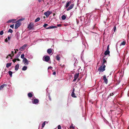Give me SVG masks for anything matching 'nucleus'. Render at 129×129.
<instances>
[{"mask_svg": "<svg viewBox=\"0 0 129 129\" xmlns=\"http://www.w3.org/2000/svg\"><path fill=\"white\" fill-rule=\"evenodd\" d=\"M56 58L57 60H60V57L58 55H57L56 56Z\"/></svg>", "mask_w": 129, "mask_h": 129, "instance_id": "28", "label": "nucleus"}, {"mask_svg": "<svg viewBox=\"0 0 129 129\" xmlns=\"http://www.w3.org/2000/svg\"><path fill=\"white\" fill-rule=\"evenodd\" d=\"M71 1H69L66 4V6H65V7L66 8H67L69 5L71 4Z\"/></svg>", "mask_w": 129, "mask_h": 129, "instance_id": "13", "label": "nucleus"}, {"mask_svg": "<svg viewBox=\"0 0 129 129\" xmlns=\"http://www.w3.org/2000/svg\"><path fill=\"white\" fill-rule=\"evenodd\" d=\"M27 69V67L26 66H24L23 67L22 69V70L23 71L26 70Z\"/></svg>", "mask_w": 129, "mask_h": 129, "instance_id": "24", "label": "nucleus"}, {"mask_svg": "<svg viewBox=\"0 0 129 129\" xmlns=\"http://www.w3.org/2000/svg\"><path fill=\"white\" fill-rule=\"evenodd\" d=\"M110 51L109 50H106L105 51L104 53V54L106 55L109 54L110 53Z\"/></svg>", "mask_w": 129, "mask_h": 129, "instance_id": "15", "label": "nucleus"}, {"mask_svg": "<svg viewBox=\"0 0 129 129\" xmlns=\"http://www.w3.org/2000/svg\"><path fill=\"white\" fill-rule=\"evenodd\" d=\"M16 60H17L18 61H20V60L19 58H16Z\"/></svg>", "mask_w": 129, "mask_h": 129, "instance_id": "47", "label": "nucleus"}, {"mask_svg": "<svg viewBox=\"0 0 129 129\" xmlns=\"http://www.w3.org/2000/svg\"><path fill=\"white\" fill-rule=\"evenodd\" d=\"M79 73H75L74 75V78H75L76 79H77L79 76Z\"/></svg>", "mask_w": 129, "mask_h": 129, "instance_id": "17", "label": "nucleus"}, {"mask_svg": "<svg viewBox=\"0 0 129 129\" xmlns=\"http://www.w3.org/2000/svg\"><path fill=\"white\" fill-rule=\"evenodd\" d=\"M39 100L37 99H35L33 100V103L34 104H37L39 103Z\"/></svg>", "mask_w": 129, "mask_h": 129, "instance_id": "9", "label": "nucleus"}, {"mask_svg": "<svg viewBox=\"0 0 129 129\" xmlns=\"http://www.w3.org/2000/svg\"><path fill=\"white\" fill-rule=\"evenodd\" d=\"M58 129H61V126L60 125H59L58 126Z\"/></svg>", "mask_w": 129, "mask_h": 129, "instance_id": "35", "label": "nucleus"}, {"mask_svg": "<svg viewBox=\"0 0 129 129\" xmlns=\"http://www.w3.org/2000/svg\"><path fill=\"white\" fill-rule=\"evenodd\" d=\"M129 129V127H128Z\"/></svg>", "mask_w": 129, "mask_h": 129, "instance_id": "61", "label": "nucleus"}, {"mask_svg": "<svg viewBox=\"0 0 129 129\" xmlns=\"http://www.w3.org/2000/svg\"><path fill=\"white\" fill-rule=\"evenodd\" d=\"M27 46V44H24L23 46L22 47H21L20 48V49L21 50V51H22V50H21V49H24L25 47Z\"/></svg>", "mask_w": 129, "mask_h": 129, "instance_id": "11", "label": "nucleus"}, {"mask_svg": "<svg viewBox=\"0 0 129 129\" xmlns=\"http://www.w3.org/2000/svg\"><path fill=\"white\" fill-rule=\"evenodd\" d=\"M8 55H9V56H10V57H12L13 56H12V55H11V54H9Z\"/></svg>", "mask_w": 129, "mask_h": 129, "instance_id": "53", "label": "nucleus"}, {"mask_svg": "<svg viewBox=\"0 0 129 129\" xmlns=\"http://www.w3.org/2000/svg\"><path fill=\"white\" fill-rule=\"evenodd\" d=\"M60 65L61 66V67H64V65H63L62 66H61V64H60Z\"/></svg>", "mask_w": 129, "mask_h": 129, "instance_id": "51", "label": "nucleus"}, {"mask_svg": "<svg viewBox=\"0 0 129 129\" xmlns=\"http://www.w3.org/2000/svg\"><path fill=\"white\" fill-rule=\"evenodd\" d=\"M23 62L24 64L26 65H27L28 64V60L26 58H24L23 60Z\"/></svg>", "mask_w": 129, "mask_h": 129, "instance_id": "7", "label": "nucleus"}, {"mask_svg": "<svg viewBox=\"0 0 129 129\" xmlns=\"http://www.w3.org/2000/svg\"><path fill=\"white\" fill-rule=\"evenodd\" d=\"M107 10L108 11V8H107Z\"/></svg>", "mask_w": 129, "mask_h": 129, "instance_id": "58", "label": "nucleus"}, {"mask_svg": "<svg viewBox=\"0 0 129 129\" xmlns=\"http://www.w3.org/2000/svg\"><path fill=\"white\" fill-rule=\"evenodd\" d=\"M43 58H44V61L47 62H48L50 59V57L48 55L44 56Z\"/></svg>", "mask_w": 129, "mask_h": 129, "instance_id": "5", "label": "nucleus"}, {"mask_svg": "<svg viewBox=\"0 0 129 129\" xmlns=\"http://www.w3.org/2000/svg\"><path fill=\"white\" fill-rule=\"evenodd\" d=\"M38 1L40 3L41 2L42 0H38Z\"/></svg>", "mask_w": 129, "mask_h": 129, "instance_id": "52", "label": "nucleus"}, {"mask_svg": "<svg viewBox=\"0 0 129 129\" xmlns=\"http://www.w3.org/2000/svg\"><path fill=\"white\" fill-rule=\"evenodd\" d=\"M52 68V67H49L48 68V69H49Z\"/></svg>", "mask_w": 129, "mask_h": 129, "instance_id": "49", "label": "nucleus"}, {"mask_svg": "<svg viewBox=\"0 0 129 129\" xmlns=\"http://www.w3.org/2000/svg\"><path fill=\"white\" fill-rule=\"evenodd\" d=\"M40 18L38 17L36 19L35 21V22H36L38 21H39L40 20Z\"/></svg>", "mask_w": 129, "mask_h": 129, "instance_id": "22", "label": "nucleus"}, {"mask_svg": "<svg viewBox=\"0 0 129 129\" xmlns=\"http://www.w3.org/2000/svg\"><path fill=\"white\" fill-rule=\"evenodd\" d=\"M4 34V32L3 30H2L0 32V35H2Z\"/></svg>", "mask_w": 129, "mask_h": 129, "instance_id": "33", "label": "nucleus"}, {"mask_svg": "<svg viewBox=\"0 0 129 129\" xmlns=\"http://www.w3.org/2000/svg\"><path fill=\"white\" fill-rule=\"evenodd\" d=\"M51 13L52 12L49 11H47V12H45L44 14L46 16V17L47 18H48L49 17V15H50Z\"/></svg>", "mask_w": 129, "mask_h": 129, "instance_id": "4", "label": "nucleus"}, {"mask_svg": "<svg viewBox=\"0 0 129 129\" xmlns=\"http://www.w3.org/2000/svg\"><path fill=\"white\" fill-rule=\"evenodd\" d=\"M50 29V26L48 27H47L46 28V29Z\"/></svg>", "mask_w": 129, "mask_h": 129, "instance_id": "50", "label": "nucleus"}, {"mask_svg": "<svg viewBox=\"0 0 129 129\" xmlns=\"http://www.w3.org/2000/svg\"><path fill=\"white\" fill-rule=\"evenodd\" d=\"M16 53H17V52H16V51L15 50V52H14V53H15V54H16Z\"/></svg>", "mask_w": 129, "mask_h": 129, "instance_id": "55", "label": "nucleus"}, {"mask_svg": "<svg viewBox=\"0 0 129 129\" xmlns=\"http://www.w3.org/2000/svg\"><path fill=\"white\" fill-rule=\"evenodd\" d=\"M50 28H57V27L56 26L52 25L50 26Z\"/></svg>", "mask_w": 129, "mask_h": 129, "instance_id": "27", "label": "nucleus"}, {"mask_svg": "<svg viewBox=\"0 0 129 129\" xmlns=\"http://www.w3.org/2000/svg\"><path fill=\"white\" fill-rule=\"evenodd\" d=\"M103 66L102 65L98 69V70L100 72H102L105 70V65H104Z\"/></svg>", "mask_w": 129, "mask_h": 129, "instance_id": "1", "label": "nucleus"}, {"mask_svg": "<svg viewBox=\"0 0 129 129\" xmlns=\"http://www.w3.org/2000/svg\"><path fill=\"white\" fill-rule=\"evenodd\" d=\"M77 79L75 78H74V79L73 80V81H76V80Z\"/></svg>", "mask_w": 129, "mask_h": 129, "instance_id": "48", "label": "nucleus"}, {"mask_svg": "<svg viewBox=\"0 0 129 129\" xmlns=\"http://www.w3.org/2000/svg\"><path fill=\"white\" fill-rule=\"evenodd\" d=\"M16 50H17V51H18V49H17Z\"/></svg>", "mask_w": 129, "mask_h": 129, "instance_id": "59", "label": "nucleus"}, {"mask_svg": "<svg viewBox=\"0 0 129 129\" xmlns=\"http://www.w3.org/2000/svg\"><path fill=\"white\" fill-rule=\"evenodd\" d=\"M46 122V121H44L42 124V127H44L45 124V122Z\"/></svg>", "mask_w": 129, "mask_h": 129, "instance_id": "30", "label": "nucleus"}, {"mask_svg": "<svg viewBox=\"0 0 129 129\" xmlns=\"http://www.w3.org/2000/svg\"><path fill=\"white\" fill-rule=\"evenodd\" d=\"M103 79L104 81V82L106 84H107L108 83V79L106 78V76L105 75H104L103 76Z\"/></svg>", "mask_w": 129, "mask_h": 129, "instance_id": "6", "label": "nucleus"}, {"mask_svg": "<svg viewBox=\"0 0 129 129\" xmlns=\"http://www.w3.org/2000/svg\"><path fill=\"white\" fill-rule=\"evenodd\" d=\"M126 44V42L125 41H123L122 42L121 44L120 45H124Z\"/></svg>", "mask_w": 129, "mask_h": 129, "instance_id": "23", "label": "nucleus"}, {"mask_svg": "<svg viewBox=\"0 0 129 129\" xmlns=\"http://www.w3.org/2000/svg\"><path fill=\"white\" fill-rule=\"evenodd\" d=\"M8 57H9L8 56L6 57V58L7 59V58H8Z\"/></svg>", "mask_w": 129, "mask_h": 129, "instance_id": "56", "label": "nucleus"}, {"mask_svg": "<svg viewBox=\"0 0 129 129\" xmlns=\"http://www.w3.org/2000/svg\"><path fill=\"white\" fill-rule=\"evenodd\" d=\"M12 64V63H8L6 64V67L7 68H8L9 67H10L11 66Z\"/></svg>", "mask_w": 129, "mask_h": 129, "instance_id": "19", "label": "nucleus"}, {"mask_svg": "<svg viewBox=\"0 0 129 129\" xmlns=\"http://www.w3.org/2000/svg\"><path fill=\"white\" fill-rule=\"evenodd\" d=\"M48 25V24H44V25L43 26L45 28H46L47 26Z\"/></svg>", "mask_w": 129, "mask_h": 129, "instance_id": "34", "label": "nucleus"}, {"mask_svg": "<svg viewBox=\"0 0 129 129\" xmlns=\"http://www.w3.org/2000/svg\"><path fill=\"white\" fill-rule=\"evenodd\" d=\"M34 24L32 22H30L27 28L29 29L30 30H33L34 29Z\"/></svg>", "mask_w": 129, "mask_h": 129, "instance_id": "2", "label": "nucleus"}, {"mask_svg": "<svg viewBox=\"0 0 129 129\" xmlns=\"http://www.w3.org/2000/svg\"><path fill=\"white\" fill-rule=\"evenodd\" d=\"M24 19V18L21 19H19L18 21V22L22 21Z\"/></svg>", "mask_w": 129, "mask_h": 129, "instance_id": "36", "label": "nucleus"}, {"mask_svg": "<svg viewBox=\"0 0 129 129\" xmlns=\"http://www.w3.org/2000/svg\"><path fill=\"white\" fill-rule=\"evenodd\" d=\"M74 5L73 4H71L70 6H69L67 9V10L69 11L72 9L74 7Z\"/></svg>", "mask_w": 129, "mask_h": 129, "instance_id": "8", "label": "nucleus"}, {"mask_svg": "<svg viewBox=\"0 0 129 129\" xmlns=\"http://www.w3.org/2000/svg\"><path fill=\"white\" fill-rule=\"evenodd\" d=\"M21 25V23L19 22L18 21H17V22L15 24V29H17Z\"/></svg>", "mask_w": 129, "mask_h": 129, "instance_id": "3", "label": "nucleus"}, {"mask_svg": "<svg viewBox=\"0 0 129 129\" xmlns=\"http://www.w3.org/2000/svg\"><path fill=\"white\" fill-rule=\"evenodd\" d=\"M116 29V27L115 26H114V32H115Z\"/></svg>", "mask_w": 129, "mask_h": 129, "instance_id": "39", "label": "nucleus"}, {"mask_svg": "<svg viewBox=\"0 0 129 129\" xmlns=\"http://www.w3.org/2000/svg\"><path fill=\"white\" fill-rule=\"evenodd\" d=\"M80 80V79H78V80Z\"/></svg>", "mask_w": 129, "mask_h": 129, "instance_id": "60", "label": "nucleus"}, {"mask_svg": "<svg viewBox=\"0 0 129 129\" xmlns=\"http://www.w3.org/2000/svg\"><path fill=\"white\" fill-rule=\"evenodd\" d=\"M13 30L11 29H9V30L8 31V33L9 32V33H13Z\"/></svg>", "mask_w": 129, "mask_h": 129, "instance_id": "31", "label": "nucleus"}, {"mask_svg": "<svg viewBox=\"0 0 129 129\" xmlns=\"http://www.w3.org/2000/svg\"><path fill=\"white\" fill-rule=\"evenodd\" d=\"M109 45H108L107 46V49L106 50L109 51Z\"/></svg>", "mask_w": 129, "mask_h": 129, "instance_id": "40", "label": "nucleus"}, {"mask_svg": "<svg viewBox=\"0 0 129 129\" xmlns=\"http://www.w3.org/2000/svg\"><path fill=\"white\" fill-rule=\"evenodd\" d=\"M53 15V16H54L55 15V14L54 13Z\"/></svg>", "mask_w": 129, "mask_h": 129, "instance_id": "57", "label": "nucleus"}, {"mask_svg": "<svg viewBox=\"0 0 129 129\" xmlns=\"http://www.w3.org/2000/svg\"><path fill=\"white\" fill-rule=\"evenodd\" d=\"M66 17L64 15H63L62 17L61 18L62 20H64L66 19Z\"/></svg>", "mask_w": 129, "mask_h": 129, "instance_id": "26", "label": "nucleus"}, {"mask_svg": "<svg viewBox=\"0 0 129 129\" xmlns=\"http://www.w3.org/2000/svg\"><path fill=\"white\" fill-rule=\"evenodd\" d=\"M11 54L12 55V56H13L14 55V52L13 51H12Z\"/></svg>", "mask_w": 129, "mask_h": 129, "instance_id": "43", "label": "nucleus"}, {"mask_svg": "<svg viewBox=\"0 0 129 129\" xmlns=\"http://www.w3.org/2000/svg\"><path fill=\"white\" fill-rule=\"evenodd\" d=\"M75 91V89L74 88L73 89V91H73V92H74Z\"/></svg>", "mask_w": 129, "mask_h": 129, "instance_id": "54", "label": "nucleus"}, {"mask_svg": "<svg viewBox=\"0 0 129 129\" xmlns=\"http://www.w3.org/2000/svg\"><path fill=\"white\" fill-rule=\"evenodd\" d=\"M10 37L9 36H8V38L9 40L10 39Z\"/></svg>", "mask_w": 129, "mask_h": 129, "instance_id": "45", "label": "nucleus"}, {"mask_svg": "<svg viewBox=\"0 0 129 129\" xmlns=\"http://www.w3.org/2000/svg\"><path fill=\"white\" fill-rule=\"evenodd\" d=\"M7 85L6 84H3L0 86V90H2L4 87L6 86Z\"/></svg>", "mask_w": 129, "mask_h": 129, "instance_id": "14", "label": "nucleus"}, {"mask_svg": "<svg viewBox=\"0 0 129 129\" xmlns=\"http://www.w3.org/2000/svg\"><path fill=\"white\" fill-rule=\"evenodd\" d=\"M8 73H9V75H10V76L11 77H12V74L13 73L11 71H9L8 72Z\"/></svg>", "mask_w": 129, "mask_h": 129, "instance_id": "25", "label": "nucleus"}, {"mask_svg": "<svg viewBox=\"0 0 129 129\" xmlns=\"http://www.w3.org/2000/svg\"><path fill=\"white\" fill-rule=\"evenodd\" d=\"M14 24H12L11 25H10V26L11 27L13 28H14Z\"/></svg>", "mask_w": 129, "mask_h": 129, "instance_id": "38", "label": "nucleus"}, {"mask_svg": "<svg viewBox=\"0 0 129 129\" xmlns=\"http://www.w3.org/2000/svg\"><path fill=\"white\" fill-rule=\"evenodd\" d=\"M114 94L113 93H110L109 95L108 96V98H109V97H110L111 96H113L114 95Z\"/></svg>", "mask_w": 129, "mask_h": 129, "instance_id": "29", "label": "nucleus"}, {"mask_svg": "<svg viewBox=\"0 0 129 129\" xmlns=\"http://www.w3.org/2000/svg\"><path fill=\"white\" fill-rule=\"evenodd\" d=\"M61 24H57V26L58 27H60L61 26Z\"/></svg>", "mask_w": 129, "mask_h": 129, "instance_id": "37", "label": "nucleus"}, {"mask_svg": "<svg viewBox=\"0 0 129 129\" xmlns=\"http://www.w3.org/2000/svg\"><path fill=\"white\" fill-rule=\"evenodd\" d=\"M52 50L51 49H48L47 50V52L49 54L51 53L52 52Z\"/></svg>", "mask_w": 129, "mask_h": 129, "instance_id": "16", "label": "nucleus"}, {"mask_svg": "<svg viewBox=\"0 0 129 129\" xmlns=\"http://www.w3.org/2000/svg\"><path fill=\"white\" fill-rule=\"evenodd\" d=\"M107 63V61L105 59V58H103V62L102 63V66L104 65V64H105V63Z\"/></svg>", "mask_w": 129, "mask_h": 129, "instance_id": "12", "label": "nucleus"}, {"mask_svg": "<svg viewBox=\"0 0 129 129\" xmlns=\"http://www.w3.org/2000/svg\"><path fill=\"white\" fill-rule=\"evenodd\" d=\"M5 41L6 42H7L8 41V40L6 38L5 40Z\"/></svg>", "mask_w": 129, "mask_h": 129, "instance_id": "46", "label": "nucleus"}, {"mask_svg": "<svg viewBox=\"0 0 129 129\" xmlns=\"http://www.w3.org/2000/svg\"><path fill=\"white\" fill-rule=\"evenodd\" d=\"M12 61L14 62L15 63V62L16 61V60L15 58V59H13L12 60Z\"/></svg>", "mask_w": 129, "mask_h": 129, "instance_id": "41", "label": "nucleus"}, {"mask_svg": "<svg viewBox=\"0 0 129 129\" xmlns=\"http://www.w3.org/2000/svg\"><path fill=\"white\" fill-rule=\"evenodd\" d=\"M70 128H72L73 129H74V127L72 125L70 126Z\"/></svg>", "mask_w": 129, "mask_h": 129, "instance_id": "42", "label": "nucleus"}, {"mask_svg": "<svg viewBox=\"0 0 129 129\" xmlns=\"http://www.w3.org/2000/svg\"><path fill=\"white\" fill-rule=\"evenodd\" d=\"M53 75H55L56 74V73L55 72H54L53 73Z\"/></svg>", "mask_w": 129, "mask_h": 129, "instance_id": "44", "label": "nucleus"}, {"mask_svg": "<svg viewBox=\"0 0 129 129\" xmlns=\"http://www.w3.org/2000/svg\"><path fill=\"white\" fill-rule=\"evenodd\" d=\"M19 67V64H17L15 66V70L16 71H17L18 70Z\"/></svg>", "mask_w": 129, "mask_h": 129, "instance_id": "18", "label": "nucleus"}, {"mask_svg": "<svg viewBox=\"0 0 129 129\" xmlns=\"http://www.w3.org/2000/svg\"><path fill=\"white\" fill-rule=\"evenodd\" d=\"M27 95L29 97L31 98L32 97L33 95L31 93L29 92L28 94Z\"/></svg>", "mask_w": 129, "mask_h": 129, "instance_id": "20", "label": "nucleus"}, {"mask_svg": "<svg viewBox=\"0 0 129 129\" xmlns=\"http://www.w3.org/2000/svg\"><path fill=\"white\" fill-rule=\"evenodd\" d=\"M71 96H72L73 97V98H76V97L75 94V93H74V92H73V91H72L71 93Z\"/></svg>", "mask_w": 129, "mask_h": 129, "instance_id": "21", "label": "nucleus"}, {"mask_svg": "<svg viewBox=\"0 0 129 129\" xmlns=\"http://www.w3.org/2000/svg\"><path fill=\"white\" fill-rule=\"evenodd\" d=\"M16 19H10V20H8L7 22V23H11V22H13L14 21H16Z\"/></svg>", "mask_w": 129, "mask_h": 129, "instance_id": "10", "label": "nucleus"}, {"mask_svg": "<svg viewBox=\"0 0 129 129\" xmlns=\"http://www.w3.org/2000/svg\"><path fill=\"white\" fill-rule=\"evenodd\" d=\"M24 54H22L21 55V57L22 58H23V59H24V58H25V57H24Z\"/></svg>", "mask_w": 129, "mask_h": 129, "instance_id": "32", "label": "nucleus"}]
</instances>
